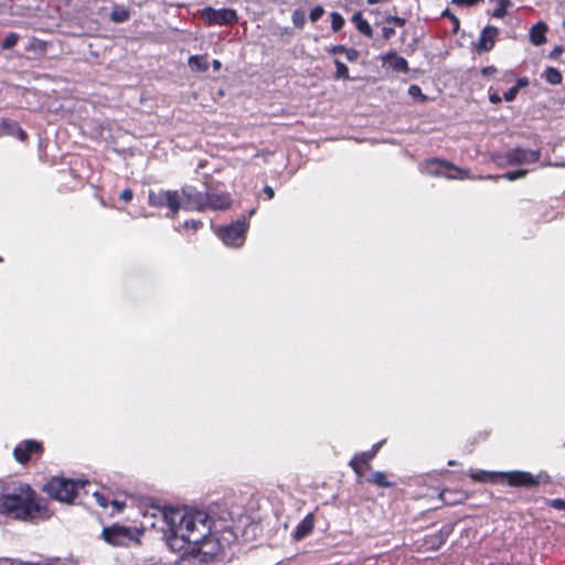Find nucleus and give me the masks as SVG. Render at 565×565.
Wrapping results in <instances>:
<instances>
[{"label":"nucleus","mask_w":565,"mask_h":565,"mask_svg":"<svg viewBox=\"0 0 565 565\" xmlns=\"http://www.w3.org/2000/svg\"><path fill=\"white\" fill-rule=\"evenodd\" d=\"M147 529L161 532L173 552L193 545L191 552L198 551L203 562L213 559L220 550L234 543L239 535V526L234 525L232 519L215 520L205 510L173 508L143 495V532Z\"/></svg>","instance_id":"obj_1"},{"label":"nucleus","mask_w":565,"mask_h":565,"mask_svg":"<svg viewBox=\"0 0 565 565\" xmlns=\"http://www.w3.org/2000/svg\"><path fill=\"white\" fill-rule=\"evenodd\" d=\"M0 514L21 521L49 519L50 512L32 488L22 482L2 484L0 488Z\"/></svg>","instance_id":"obj_2"},{"label":"nucleus","mask_w":565,"mask_h":565,"mask_svg":"<svg viewBox=\"0 0 565 565\" xmlns=\"http://www.w3.org/2000/svg\"><path fill=\"white\" fill-rule=\"evenodd\" d=\"M102 537L113 546H138L140 544V530L113 524L103 529Z\"/></svg>","instance_id":"obj_3"},{"label":"nucleus","mask_w":565,"mask_h":565,"mask_svg":"<svg viewBox=\"0 0 565 565\" xmlns=\"http://www.w3.org/2000/svg\"><path fill=\"white\" fill-rule=\"evenodd\" d=\"M84 481H74L72 479L55 477L52 478L45 486L44 491L57 501L71 503L77 495L79 488H83Z\"/></svg>","instance_id":"obj_4"},{"label":"nucleus","mask_w":565,"mask_h":565,"mask_svg":"<svg viewBox=\"0 0 565 565\" xmlns=\"http://www.w3.org/2000/svg\"><path fill=\"white\" fill-rule=\"evenodd\" d=\"M502 480H505L510 487L532 489L541 483H550L551 477L546 471H540L537 475H533L529 471L511 470L501 472V481Z\"/></svg>","instance_id":"obj_5"},{"label":"nucleus","mask_w":565,"mask_h":565,"mask_svg":"<svg viewBox=\"0 0 565 565\" xmlns=\"http://www.w3.org/2000/svg\"><path fill=\"white\" fill-rule=\"evenodd\" d=\"M206 195L204 192L199 191L193 185H184L180 190H178V211L180 209L186 211H205Z\"/></svg>","instance_id":"obj_6"},{"label":"nucleus","mask_w":565,"mask_h":565,"mask_svg":"<svg viewBox=\"0 0 565 565\" xmlns=\"http://www.w3.org/2000/svg\"><path fill=\"white\" fill-rule=\"evenodd\" d=\"M248 223L245 218L237 220L217 230V237L230 247H241L245 242Z\"/></svg>","instance_id":"obj_7"},{"label":"nucleus","mask_w":565,"mask_h":565,"mask_svg":"<svg viewBox=\"0 0 565 565\" xmlns=\"http://www.w3.org/2000/svg\"><path fill=\"white\" fill-rule=\"evenodd\" d=\"M200 17L207 25H233L238 21L236 11L231 8L205 7L201 10Z\"/></svg>","instance_id":"obj_8"},{"label":"nucleus","mask_w":565,"mask_h":565,"mask_svg":"<svg viewBox=\"0 0 565 565\" xmlns=\"http://www.w3.org/2000/svg\"><path fill=\"white\" fill-rule=\"evenodd\" d=\"M423 172L429 175L445 177L447 179H462V174L466 173L450 162L437 158L427 160L423 166Z\"/></svg>","instance_id":"obj_9"},{"label":"nucleus","mask_w":565,"mask_h":565,"mask_svg":"<svg viewBox=\"0 0 565 565\" xmlns=\"http://www.w3.org/2000/svg\"><path fill=\"white\" fill-rule=\"evenodd\" d=\"M148 201L153 206H167L169 209L167 216L174 217L178 214V190L158 192L149 191Z\"/></svg>","instance_id":"obj_10"},{"label":"nucleus","mask_w":565,"mask_h":565,"mask_svg":"<svg viewBox=\"0 0 565 565\" xmlns=\"http://www.w3.org/2000/svg\"><path fill=\"white\" fill-rule=\"evenodd\" d=\"M541 158L540 149L514 148L507 153V160L510 164H529L539 161Z\"/></svg>","instance_id":"obj_11"},{"label":"nucleus","mask_w":565,"mask_h":565,"mask_svg":"<svg viewBox=\"0 0 565 565\" xmlns=\"http://www.w3.org/2000/svg\"><path fill=\"white\" fill-rule=\"evenodd\" d=\"M384 441H379L373 445V447L369 451H363L360 454H356L351 461L349 462V466L352 468V470L361 477L363 473V467L366 469L370 468V462L372 459L376 456L377 451L382 447Z\"/></svg>","instance_id":"obj_12"},{"label":"nucleus","mask_w":565,"mask_h":565,"mask_svg":"<svg viewBox=\"0 0 565 565\" xmlns=\"http://www.w3.org/2000/svg\"><path fill=\"white\" fill-rule=\"evenodd\" d=\"M204 195H206L207 200L205 203L206 210H225L231 205V198L224 191H217L213 188H207L204 191Z\"/></svg>","instance_id":"obj_13"},{"label":"nucleus","mask_w":565,"mask_h":565,"mask_svg":"<svg viewBox=\"0 0 565 565\" xmlns=\"http://www.w3.org/2000/svg\"><path fill=\"white\" fill-rule=\"evenodd\" d=\"M40 452H42V445L36 440L30 439L18 445L13 450V456L18 462L25 463L31 455Z\"/></svg>","instance_id":"obj_14"},{"label":"nucleus","mask_w":565,"mask_h":565,"mask_svg":"<svg viewBox=\"0 0 565 565\" xmlns=\"http://www.w3.org/2000/svg\"><path fill=\"white\" fill-rule=\"evenodd\" d=\"M454 526L452 525H444L438 532H436L433 535H429L425 540V544L427 548L437 551L439 550L447 541L449 535L452 533Z\"/></svg>","instance_id":"obj_15"},{"label":"nucleus","mask_w":565,"mask_h":565,"mask_svg":"<svg viewBox=\"0 0 565 565\" xmlns=\"http://www.w3.org/2000/svg\"><path fill=\"white\" fill-rule=\"evenodd\" d=\"M499 30L493 25H487L479 38L478 50L480 52H489L494 46V39L498 35Z\"/></svg>","instance_id":"obj_16"},{"label":"nucleus","mask_w":565,"mask_h":565,"mask_svg":"<svg viewBox=\"0 0 565 565\" xmlns=\"http://www.w3.org/2000/svg\"><path fill=\"white\" fill-rule=\"evenodd\" d=\"M315 526V519L313 514L309 513L307 514L296 526L292 536L296 541L303 540L307 535H309Z\"/></svg>","instance_id":"obj_17"},{"label":"nucleus","mask_w":565,"mask_h":565,"mask_svg":"<svg viewBox=\"0 0 565 565\" xmlns=\"http://www.w3.org/2000/svg\"><path fill=\"white\" fill-rule=\"evenodd\" d=\"M547 25L545 22L540 21L532 25L530 29V41L533 45L540 46L546 42Z\"/></svg>","instance_id":"obj_18"},{"label":"nucleus","mask_w":565,"mask_h":565,"mask_svg":"<svg viewBox=\"0 0 565 565\" xmlns=\"http://www.w3.org/2000/svg\"><path fill=\"white\" fill-rule=\"evenodd\" d=\"M470 478L478 482H492L497 483L501 481V472L486 471V470H471L469 473Z\"/></svg>","instance_id":"obj_19"},{"label":"nucleus","mask_w":565,"mask_h":565,"mask_svg":"<svg viewBox=\"0 0 565 565\" xmlns=\"http://www.w3.org/2000/svg\"><path fill=\"white\" fill-rule=\"evenodd\" d=\"M443 502L447 505H455L463 502L467 497L462 491L445 489L439 494Z\"/></svg>","instance_id":"obj_20"},{"label":"nucleus","mask_w":565,"mask_h":565,"mask_svg":"<svg viewBox=\"0 0 565 565\" xmlns=\"http://www.w3.org/2000/svg\"><path fill=\"white\" fill-rule=\"evenodd\" d=\"M385 61L388 62L390 67H392L395 72H408V63L406 58L397 55L396 53L387 54Z\"/></svg>","instance_id":"obj_21"},{"label":"nucleus","mask_w":565,"mask_h":565,"mask_svg":"<svg viewBox=\"0 0 565 565\" xmlns=\"http://www.w3.org/2000/svg\"><path fill=\"white\" fill-rule=\"evenodd\" d=\"M352 22L354 23L355 28L359 30L360 33L367 38H372L373 30L369 22L363 18V14L361 12H355L352 15Z\"/></svg>","instance_id":"obj_22"},{"label":"nucleus","mask_w":565,"mask_h":565,"mask_svg":"<svg viewBox=\"0 0 565 565\" xmlns=\"http://www.w3.org/2000/svg\"><path fill=\"white\" fill-rule=\"evenodd\" d=\"M366 481L382 488H390L394 486L393 482L387 481L385 473L382 471L373 472L366 478Z\"/></svg>","instance_id":"obj_23"},{"label":"nucleus","mask_w":565,"mask_h":565,"mask_svg":"<svg viewBox=\"0 0 565 565\" xmlns=\"http://www.w3.org/2000/svg\"><path fill=\"white\" fill-rule=\"evenodd\" d=\"M544 78L551 85H558L563 81V75L557 68L548 66L544 71Z\"/></svg>","instance_id":"obj_24"},{"label":"nucleus","mask_w":565,"mask_h":565,"mask_svg":"<svg viewBox=\"0 0 565 565\" xmlns=\"http://www.w3.org/2000/svg\"><path fill=\"white\" fill-rule=\"evenodd\" d=\"M3 128L9 135L17 136L21 140L26 138V134L21 129V127L15 121L4 120L2 122Z\"/></svg>","instance_id":"obj_25"},{"label":"nucleus","mask_w":565,"mask_h":565,"mask_svg":"<svg viewBox=\"0 0 565 565\" xmlns=\"http://www.w3.org/2000/svg\"><path fill=\"white\" fill-rule=\"evenodd\" d=\"M491 2H495L497 7L492 12V17L495 19H502L507 14V10L512 6L511 0H490Z\"/></svg>","instance_id":"obj_26"},{"label":"nucleus","mask_w":565,"mask_h":565,"mask_svg":"<svg viewBox=\"0 0 565 565\" xmlns=\"http://www.w3.org/2000/svg\"><path fill=\"white\" fill-rule=\"evenodd\" d=\"M189 65L193 71L196 72H205L209 68L207 62L200 55L190 56Z\"/></svg>","instance_id":"obj_27"},{"label":"nucleus","mask_w":565,"mask_h":565,"mask_svg":"<svg viewBox=\"0 0 565 565\" xmlns=\"http://www.w3.org/2000/svg\"><path fill=\"white\" fill-rule=\"evenodd\" d=\"M334 65H335V74H334V77L337 79H349V68L348 66L341 62L339 58H335L333 61Z\"/></svg>","instance_id":"obj_28"},{"label":"nucleus","mask_w":565,"mask_h":565,"mask_svg":"<svg viewBox=\"0 0 565 565\" xmlns=\"http://www.w3.org/2000/svg\"><path fill=\"white\" fill-rule=\"evenodd\" d=\"M203 223L199 220H186L183 223H180L179 225L174 226V230L180 232L181 228H191L193 231H198L201 228Z\"/></svg>","instance_id":"obj_29"},{"label":"nucleus","mask_w":565,"mask_h":565,"mask_svg":"<svg viewBox=\"0 0 565 565\" xmlns=\"http://www.w3.org/2000/svg\"><path fill=\"white\" fill-rule=\"evenodd\" d=\"M408 95L420 103L427 100V96L423 94L422 88L415 84L408 87Z\"/></svg>","instance_id":"obj_30"},{"label":"nucleus","mask_w":565,"mask_h":565,"mask_svg":"<svg viewBox=\"0 0 565 565\" xmlns=\"http://www.w3.org/2000/svg\"><path fill=\"white\" fill-rule=\"evenodd\" d=\"M344 25V19L343 17L338 12L331 13V29L333 32H338L342 29Z\"/></svg>","instance_id":"obj_31"},{"label":"nucleus","mask_w":565,"mask_h":565,"mask_svg":"<svg viewBox=\"0 0 565 565\" xmlns=\"http://www.w3.org/2000/svg\"><path fill=\"white\" fill-rule=\"evenodd\" d=\"M292 23L296 28L302 29L306 23L305 13L301 10H295L291 15Z\"/></svg>","instance_id":"obj_32"},{"label":"nucleus","mask_w":565,"mask_h":565,"mask_svg":"<svg viewBox=\"0 0 565 565\" xmlns=\"http://www.w3.org/2000/svg\"><path fill=\"white\" fill-rule=\"evenodd\" d=\"M19 39H20V36L17 33H14V32L9 33L2 43V49L10 50V49L14 47L17 45Z\"/></svg>","instance_id":"obj_33"},{"label":"nucleus","mask_w":565,"mask_h":565,"mask_svg":"<svg viewBox=\"0 0 565 565\" xmlns=\"http://www.w3.org/2000/svg\"><path fill=\"white\" fill-rule=\"evenodd\" d=\"M129 17L128 11L122 8L115 9L111 12V20L115 22H125Z\"/></svg>","instance_id":"obj_34"},{"label":"nucleus","mask_w":565,"mask_h":565,"mask_svg":"<svg viewBox=\"0 0 565 565\" xmlns=\"http://www.w3.org/2000/svg\"><path fill=\"white\" fill-rule=\"evenodd\" d=\"M526 173H527V170L519 169V170L508 171L502 177L509 181H515L518 179L525 177Z\"/></svg>","instance_id":"obj_35"},{"label":"nucleus","mask_w":565,"mask_h":565,"mask_svg":"<svg viewBox=\"0 0 565 565\" xmlns=\"http://www.w3.org/2000/svg\"><path fill=\"white\" fill-rule=\"evenodd\" d=\"M441 17L449 18V21L452 22V32L457 33L460 28L459 19L449 9L444 10Z\"/></svg>","instance_id":"obj_36"},{"label":"nucleus","mask_w":565,"mask_h":565,"mask_svg":"<svg viewBox=\"0 0 565 565\" xmlns=\"http://www.w3.org/2000/svg\"><path fill=\"white\" fill-rule=\"evenodd\" d=\"M11 565H65V564L60 559H51V561H45V562H40V563L13 561L11 563Z\"/></svg>","instance_id":"obj_37"},{"label":"nucleus","mask_w":565,"mask_h":565,"mask_svg":"<svg viewBox=\"0 0 565 565\" xmlns=\"http://www.w3.org/2000/svg\"><path fill=\"white\" fill-rule=\"evenodd\" d=\"M546 505L552 508V509H555V510H558V511H565V500L564 499H547L546 500Z\"/></svg>","instance_id":"obj_38"},{"label":"nucleus","mask_w":565,"mask_h":565,"mask_svg":"<svg viewBox=\"0 0 565 565\" xmlns=\"http://www.w3.org/2000/svg\"><path fill=\"white\" fill-rule=\"evenodd\" d=\"M324 13V9L321 6L315 7L310 13L309 19L311 22H317Z\"/></svg>","instance_id":"obj_39"},{"label":"nucleus","mask_w":565,"mask_h":565,"mask_svg":"<svg viewBox=\"0 0 565 565\" xmlns=\"http://www.w3.org/2000/svg\"><path fill=\"white\" fill-rule=\"evenodd\" d=\"M345 57L349 62H355L359 58V51L353 47H347L344 51Z\"/></svg>","instance_id":"obj_40"},{"label":"nucleus","mask_w":565,"mask_h":565,"mask_svg":"<svg viewBox=\"0 0 565 565\" xmlns=\"http://www.w3.org/2000/svg\"><path fill=\"white\" fill-rule=\"evenodd\" d=\"M518 93L519 90L514 86H512L503 94V98L507 102H513L516 98Z\"/></svg>","instance_id":"obj_41"},{"label":"nucleus","mask_w":565,"mask_h":565,"mask_svg":"<svg viewBox=\"0 0 565 565\" xmlns=\"http://www.w3.org/2000/svg\"><path fill=\"white\" fill-rule=\"evenodd\" d=\"M565 51V46L563 45H556L550 53L548 58L551 60H557L559 55Z\"/></svg>","instance_id":"obj_42"},{"label":"nucleus","mask_w":565,"mask_h":565,"mask_svg":"<svg viewBox=\"0 0 565 565\" xmlns=\"http://www.w3.org/2000/svg\"><path fill=\"white\" fill-rule=\"evenodd\" d=\"M483 0H452L451 3L454 4H457V6H467V7H471V6H476L480 2H482Z\"/></svg>","instance_id":"obj_43"},{"label":"nucleus","mask_w":565,"mask_h":565,"mask_svg":"<svg viewBox=\"0 0 565 565\" xmlns=\"http://www.w3.org/2000/svg\"><path fill=\"white\" fill-rule=\"evenodd\" d=\"M132 198H134V192L130 189H126L119 194V199L126 203L130 202L132 200Z\"/></svg>","instance_id":"obj_44"},{"label":"nucleus","mask_w":565,"mask_h":565,"mask_svg":"<svg viewBox=\"0 0 565 565\" xmlns=\"http://www.w3.org/2000/svg\"><path fill=\"white\" fill-rule=\"evenodd\" d=\"M94 497L96 499V502L103 507V508H106L107 504H108V500L99 492H94Z\"/></svg>","instance_id":"obj_45"},{"label":"nucleus","mask_w":565,"mask_h":565,"mask_svg":"<svg viewBox=\"0 0 565 565\" xmlns=\"http://www.w3.org/2000/svg\"><path fill=\"white\" fill-rule=\"evenodd\" d=\"M344 51H345V46H344V45H342V44L333 45V46H331V47L328 50V52H329L330 54H333V55L344 53Z\"/></svg>","instance_id":"obj_46"},{"label":"nucleus","mask_w":565,"mask_h":565,"mask_svg":"<svg viewBox=\"0 0 565 565\" xmlns=\"http://www.w3.org/2000/svg\"><path fill=\"white\" fill-rule=\"evenodd\" d=\"M387 22H393L395 23L397 26H404L405 23H406V20L404 18H401V17H390L387 18Z\"/></svg>","instance_id":"obj_47"},{"label":"nucleus","mask_w":565,"mask_h":565,"mask_svg":"<svg viewBox=\"0 0 565 565\" xmlns=\"http://www.w3.org/2000/svg\"><path fill=\"white\" fill-rule=\"evenodd\" d=\"M382 34L385 40H390L392 36L395 35V30L393 28L384 26L382 29Z\"/></svg>","instance_id":"obj_48"},{"label":"nucleus","mask_w":565,"mask_h":565,"mask_svg":"<svg viewBox=\"0 0 565 565\" xmlns=\"http://www.w3.org/2000/svg\"><path fill=\"white\" fill-rule=\"evenodd\" d=\"M529 78L527 77H520L516 79V84L514 85V87L520 90L521 88L523 87H526L529 85Z\"/></svg>","instance_id":"obj_49"},{"label":"nucleus","mask_w":565,"mask_h":565,"mask_svg":"<svg viewBox=\"0 0 565 565\" xmlns=\"http://www.w3.org/2000/svg\"><path fill=\"white\" fill-rule=\"evenodd\" d=\"M111 505L114 507L115 511L120 512L125 509L126 503L122 501L113 500Z\"/></svg>","instance_id":"obj_50"},{"label":"nucleus","mask_w":565,"mask_h":565,"mask_svg":"<svg viewBox=\"0 0 565 565\" xmlns=\"http://www.w3.org/2000/svg\"><path fill=\"white\" fill-rule=\"evenodd\" d=\"M495 72H497V68L492 65L486 66L481 70V74L483 76H490V75L494 74Z\"/></svg>","instance_id":"obj_51"},{"label":"nucleus","mask_w":565,"mask_h":565,"mask_svg":"<svg viewBox=\"0 0 565 565\" xmlns=\"http://www.w3.org/2000/svg\"><path fill=\"white\" fill-rule=\"evenodd\" d=\"M489 100L492 104H499L502 100V97L499 95V93L494 92L489 95Z\"/></svg>","instance_id":"obj_52"},{"label":"nucleus","mask_w":565,"mask_h":565,"mask_svg":"<svg viewBox=\"0 0 565 565\" xmlns=\"http://www.w3.org/2000/svg\"><path fill=\"white\" fill-rule=\"evenodd\" d=\"M264 194L267 196L268 200H271L275 196V191L271 186L265 185Z\"/></svg>","instance_id":"obj_53"},{"label":"nucleus","mask_w":565,"mask_h":565,"mask_svg":"<svg viewBox=\"0 0 565 565\" xmlns=\"http://www.w3.org/2000/svg\"><path fill=\"white\" fill-rule=\"evenodd\" d=\"M147 564H143V565H164L162 562L160 561H153V559H149V561H146Z\"/></svg>","instance_id":"obj_54"},{"label":"nucleus","mask_w":565,"mask_h":565,"mask_svg":"<svg viewBox=\"0 0 565 565\" xmlns=\"http://www.w3.org/2000/svg\"><path fill=\"white\" fill-rule=\"evenodd\" d=\"M213 67H214V70H220L221 68V62L218 60H214L213 61Z\"/></svg>","instance_id":"obj_55"},{"label":"nucleus","mask_w":565,"mask_h":565,"mask_svg":"<svg viewBox=\"0 0 565 565\" xmlns=\"http://www.w3.org/2000/svg\"><path fill=\"white\" fill-rule=\"evenodd\" d=\"M379 1H380V0H366V2H367L369 4H375V3H377Z\"/></svg>","instance_id":"obj_56"},{"label":"nucleus","mask_w":565,"mask_h":565,"mask_svg":"<svg viewBox=\"0 0 565 565\" xmlns=\"http://www.w3.org/2000/svg\"><path fill=\"white\" fill-rule=\"evenodd\" d=\"M455 465H456V461H454V460L448 461V466H455Z\"/></svg>","instance_id":"obj_57"},{"label":"nucleus","mask_w":565,"mask_h":565,"mask_svg":"<svg viewBox=\"0 0 565 565\" xmlns=\"http://www.w3.org/2000/svg\"><path fill=\"white\" fill-rule=\"evenodd\" d=\"M563 28H564V30H565V20L563 21Z\"/></svg>","instance_id":"obj_58"}]
</instances>
